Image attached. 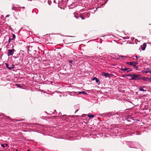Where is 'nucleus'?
I'll return each mask as SVG.
<instances>
[{
    "label": "nucleus",
    "mask_w": 151,
    "mask_h": 151,
    "mask_svg": "<svg viewBox=\"0 0 151 151\" xmlns=\"http://www.w3.org/2000/svg\"><path fill=\"white\" fill-rule=\"evenodd\" d=\"M128 76H130L131 79V80H140L141 78V76L139 75H136V74H130L128 75Z\"/></svg>",
    "instance_id": "1"
},
{
    "label": "nucleus",
    "mask_w": 151,
    "mask_h": 151,
    "mask_svg": "<svg viewBox=\"0 0 151 151\" xmlns=\"http://www.w3.org/2000/svg\"><path fill=\"white\" fill-rule=\"evenodd\" d=\"M126 63L127 65H132L134 67H135L136 69H137L138 68L136 66V65L138 64L137 63L134 62H127Z\"/></svg>",
    "instance_id": "2"
},
{
    "label": "nucleus",
    "mask_w": 151,
    "mask_h": 151,
    "mask_svg": "<svg viewBox=\"0 0 151 151\" xmlns=\"http://www.w3.org/2000/svg\"><path fill=\"white\" fill-rule=\"evenodd\" d=\"M8 52L7 55L8 56L12 55L13 54L14 51H15V50L13 49L12 50L9 49L8 50Z\"/></svg>",
    "instance_id": "3"
},
{
    "label": "nucleus",
    "mask_w": 151,
    "mask_h": 151,
    "mask_svg": "<svg viewBox=\"0 0 151 151\" xmlns=\"http://www.w3.org/2000/svg\"><path fill=\"white\" fill-rule=\"evenodd\" d=\"M141 79L146 81L150 82L151 81V77H143L141 76Z\"/></svg>",
    "instance_id": "4"
},
{
    "label": "nucleus",
    "mask_w": 151,
    "mask_h": 151,
    "mask_svg": "<svg viewBox=\"0 0 151 151\" xmlns=\"http://www.w3.org/2000/svg\"><path fill=\"white\" fill-rule=\"evenodd\" d=\"M5 64L6 65V68H7L9 70H11L12 69L14 68V65H11V67H9V65L7 63H5Z\"/></svg>",
    "instance_id": "5"
},
{
    "label": "nucleus",
    "mask_w": 151,
    "mask_h": 151,
    "mask_svg": "<svg viewBox=\"0 0 151 151\" xmlns=\"http://www.w3.org/2000/svg\"><path fill=\"white\" fill-rule=\"evenodd\" d=\"M101 75L102 76H105L106 77H110V74H109L105 72L102 73H101Z\"/></svg>",
    "instance_id": "6"
},
{
    "label": "nucleus",
    "mask_w": 151,
    "mask_h": 151,
    "mask_svg": "<svg viewBox=\"0 0 151 151\" xmlns=\"http://www.w3.org/2000/svg\"><path fill=\"white\" fill-rule=\"evenodd\" d=\"M146 47V43H144L142 45V50H145Z\"/></svg>",
    "instance_id": "7"
},
{
    "label": "nucleus",
    "mask_w": 151,
    "mask_h": 151,
    "mask_svg": "<svg viewBox=\"0 0 151 151\" xmlns=\"http://www.w3.org/2000/svg\"><path fill=\"white\" fill-rule=\"evenodd\" d=\"M127 68H126V67H122L121 68V70L123 71H125V72H126V71L127 72Z\"/></svg>",
    "instance_id": "8"
},
{
    "label": "nucleus",
    "mask_w": 151,
    "mask_h": 151,
    "mask_svg": "<svg viewBox=\"0 0 151 151\" xmlns=\"http://www.w3.org/2000/svg\"><path fill=\"white\" fill-rule=\"evenodd\" d=\"M92 80H95L96 82L97 83L99 82V80H98V79L96 77H94L93 78V79H92Z\"/></svg>",
    "instance_id": "9"
},
{
    "label": "nucleus",
    "mask_w": 151,
    "mask_h": 151,
    "mask_svg": "<svg viewBox=\"0 0 151 151\" xmlns=\"http://www.w3.org/2000/svg\"><path fill=\"white\" fill-rule=\"evenodd\" d=\"M78 93H79V94H81V93H82V94H84L85 95H86L87 94V93L84 91H80V92H78Z\"/></svg>",
    "instance_id": "10"
},
{
    "label": "nucleus",
    "mask_w": 151,
    "mask_h": 151,
    "mask_svg": "<svg viewBox=\"0 0 151 151\" xmlns=\"http://www.w3.org/2000/svg\"><path fill=\"white\" fill-rule=\"evenodd\" d=\"M87 116L89 118H93L94 116V115L92 114H89L87 115Z\"/></svg>",
    "instance_id": "11"
},
{
    "label": "nucleus",
    "mask_w": 151,
    "mask_h": 151,
    "mask_svg": "<svg viewBox=\"0 0 151 151\" xmlns=\"http://www.w3.org/2000/svg\"><path fill=\"white\" fill-rule=\"evenodd\" d=\"M139 90L143 91H146L145 90L143 89L142 87H140L139 88Z\"/></svg>",
    "instance_id": "12"
},
{
    "label": "nucleus",
    "mask_w": 151,
    "mask_h": 151,
    "mask_svg": "<svg viewBox=\"0 0 151 151\" xmlns=\"http://www.w3.org/2000/svg\"><path fill=\"white\" fill-rule=\"evenodd\" d=\"M131 71H132V69H131V68H127V73H128V72H130Z\"/></svg>",
    "instance_id": "13"
},
{
    "label": "nucleus",
    "mask_w": 151,
    "mask_h": 151,
    "mask_svg": "<svg viewBox=\"0 0 151 151\" xmlns=\"http://www.w3.org/2000/svg\"><path fill=\"white\" fill-rule=\"evenodd\" d=\"M13 38L11 39V40H13L16 37L15 35L14 34H13L12 35Z\"/></svg>",
    "instance_id": "14"
},
{
    "label": "nucleus",
    "mask_w": 151,
    "mask_h": 151,
    "mask_svg": "<svg viewBox=\"0 0 151 151\" xmlns=\"http://www.w3.org/2000/svg\"><path fill=\"white\" fill-rule=\"evenodd\" d=\"M1 146L2 147H5V146L4 145V144H1Z\"/></svg>",
    "instance_id": "15"
},
{
    "label": "nucleus",
    "mask_w": 151,
    "mask_h": 151,
    "mask_svg": "<svg viewBox=\"0 0 151 151\" xmlns=\"http://www.w3.org/2000/svg\"><path fill=\"white\" fill-rule=\"evenodd\" d=\"M68 62L70 63H72V60H69Z\"/></svg>",
    "instance_id": "16"
},
{
    "label": "nucleus",
    "mask_w": 151,
    "mask_h": 151,
    "mask_svg": "<svg viewBox=\"0 0 151 151\" xmlns=\"http://www.w3.org/2000/svg\"><path fill=\"white\" fill-rule=\"evenodd\" d=\"M148 72L150 73H151V71H146V73H148Z\"/></svg>",
    "instance_id": "17"
},
{
    "label": "nucleus",
    "mask_w": 151,
    "mask_h": 151,
    "mask_svg": "<svg viewBox=\"0 0 151 151\" xmlns=\"http://www.w3.org/2000/svg\"><path fill=\"white\" fill-rule=\"evenodd\" d=\"M9 14H8V15H6V17H9Z\"/></svg>",
    "instance_id": "18"
},
{
    "label": "nucleus",
    "mask_w": 151,
    "mask_h": 151,
    "mask_svg": "<svg viewBox=\"0 0 151 151\" xmlns=\"http://www.w3.org/2000/svg\"><path fill=\"white\" fill-rule=\"evenodd\" d=\"M11 40V39H9V43H10V40Z\"/></svg>",
    "instance_id": "19"
},
{
    "label": "nucleus",
    "mask_w": 151,
    "mask_h": 151,
    "mask_svg": "<svg viewBox=\"0 0 151 151\" xmlns=\"http://www.w3.org/2000/svg\"><path fill=\"white\" fill-rule=\"evenodd\" d=\"M135 57H136L137 59L138 58V57L137 56H136Z\"/></svg>",
    "instance_id": "20"
},
{
    "label": "nucleus",
    "mask_w": 151,
    "mask_h": 151,
    "mask_svg": "<svg viewBox=\"0 0 151 151\" xmlns=\"http://www.w3.org/2000/svg\"><path fill=\"white\" fill-rule=\"evenodd\" d=\"M5 145L6 146H7L8 145V144H5Z\"/></svg>",
    "instance_id": "21"
},
{
    "label": "nucleus",
    "mask_w": 151,
    "mask_h": 151,
    "mask_svg": "<svg viewBox=\"0 0 151 151\" xmlns=\"http://www.w3.org/2000/svg\"><path fill=\"white\" fill-rule=\"evenodd\" d=\"M122 58H123L124 57V56H120Z\"/></svg>",
    "instance_id": "22"
},
{
    "label": "nucleus",
    "mask_w": 151,
    "mask_h": 151,
    "mask_svg": "<svg viewBox=\"0 0 151 151\" xmlns=\"http://www.w3.org/2000/svg\"><path fill=\"white\" fill-rule=\"evenodd\" d=\"M81 18H82V19H84V18L83 17H82Z\"/></svg>",
    "instance_id": "23"
},
{
    "label": "nucleus",
    "mask_w": 151,
    "mask_h": 151,
    "mask_svg": "<svg viewBox=\"0 0 151 151\" xmlns=\"http://www.w3.org/2000/svg\"><path fill=\"white\" fill-rule=\"evenodd\" d=\"M16 85L18 86H19L20 85L19 84H16Z\"/></svg>",
    "instance_id": "24"
},
{
    "label": "nucleus",
    "mask_w": 151,
    "mask_h": 151,
    "mask_svg": "<svg viewBox=\"0 0 151 151\" xmlns=\"http://www.w3.org/2000/svg\"><path fill=\"white\" fill-rule=\"evenodd\" d=\"M16 151H18V150L17 149H16Z\"/></svg>",
    "instance_id": "25"
},
{
    "label": "nucleus",
    "mask_w": 151,
    "mask_h": 151,
    "mask_svg": "<svg viewBox=\"0 0 151 151\" xmlns=\"http://www.w3.org/2000/svg\"><path fill=\"white\" fill-rule=\"evenodd\" d=\"M27 151H30V150H27Z\"/></svg>",
    "instance_id": "26"
},
{
    "label": "nucleus",
    "mask_w": 151,
    "mask_h": 151,
    "mask_svg": "<svg viewBox=\"0 0 151 151\" xmlns=\"http://www.w3.org/2000/svg\"><path fill=\"white\" fill-rule=\"evenodd\" d=\"M1 48H0V51L1 50Z\"/></svg>",
    "instance_id": "27"
}]
</instances>
